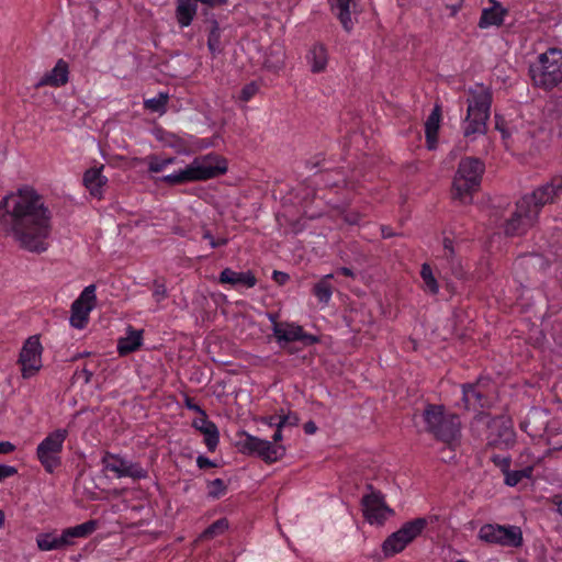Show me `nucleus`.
Segmentation results:
<instances>
[{
  "label": "nucleus",
  "instance_id": "1",
  "mask_svg": "<svg viewBox=\"0 0 562 562\" xmlns=\"http://www.w3.org/2000/svg\"><path fill=\"white\" fill-rule=\"evenodd\" d=\"M0 231L21 249L45 252L53 231V210L37 190L22 186L0 202Z\"/></svg>",
  "mask_w": 562,
  "mask_h": 562
},
{
  "label": "nucleus",
  "instance_id": "2",
  "mask_svg": "<svg viewBox=\"0 0 562 562\" xmlns=\"http://www.w3.org/2000/svg\"><path fill=\"white\" fill-rule=\"evenodd\" d=\"M227 170V159L212 151L194 157L193 160L183 168L162 176L160 181L171 187L204 182L225 175Z\"/></svg>",
  "mask_w": 562,
  "mask_h": 562
},
{
  "label": "nucleus",
  "instance_id": "3",
  "mask_svg": "<svg viewBox=\"0 0 562 562\" xmlns=\"http://www.w3.org/2000/svg\"><path fill=\"white\" fill-rule=\"evenodd\" d=\"M420 423L423 431L431 435L436 440L454 449L461 440V419L459 415L447 411L443 405L426 404Z\"/></svg>",
  "mask_w": 562,
  "mask_h": 562
},
{
  "label": "nucleus",
  "instance_id": "4",
  "mask_svg": "<svg viewBox=\"0 0 562 562\" xmlns=\"http://www.w3.org/2000/svg\"><path fill=\"white\" fill-rule=\"evenodd\" d=\"M467 94L468 109L463 135L471 137L476 134H485L491 115L493 93L488 87L476 83L467 90Z\"/></svg>",
  "mask_w": 562,
  "mask_h": 562
},
{
  "label": "nucleus",
  "instance_id": "5",
  "mask_svg": "<svg viewBox=\"0 0 562 562\" xmlns=\"http://www.w3.org/2000/svg\"><path fill=\"white\" fill-rule=\"evenodd\" d=\"M484 172L485 164L480 158H462L452 181V199L462 204L471 203L473 194L481 188Z\"/></svg>",
  "mask_w": 562,
  "mask_h": 562
},
{
  "label": "nucleus",
  "instance_id": "6",
  "mask_svg": "<svg viewBox=\"0 0 562 562\" xmlns=\"http://www.w3.org/2000/svg\"><path fill=\"white\" fill-rule=\"evenodd\" d=\"M533 85L550 91L562 83V48L550 47L529 67Z\"/></svg>",
  "mask_w": 562,
  "mask_h": 562
},
{
  "label": "nucleus",
  "instance_id": "7",
  "mask_svg": "<svg viewBox=\"0 0 562 562\" xmlns=\"http://www.w3.org/2000/svg\"><path fill=\"white\" fill-rule=\"evenodd\" d=\"M471 427L479 436L481 429H485L487 446L503 449L515 442L512 420L505 416L491 417L487 413L481 412L474 416Z\"/></svg>",
  "mask_w": 562,
  "mask_h": 562
},
{
  "label": "nucleus",
  "instance_id": "8",
  "mask_svg": "<svg viewBox=\"0 0 562 562\" xmlns=\"http://www.w3.org/2000/svg\"><path fill=\"white\" fill-rule=\"evenodd\" d=\"M154 136L162 147L170 148L182 156H193L213 146L210 138H200L184 132L173 133L162 127L155 128Z\"/></svg>",
  "mask_w": 562,
  "mask_h": 562
},
{
  "label": "nucleus",
  "instance_id": "9",
  "mask_svg": "<svg viewBox=\"0 0 562 562\" xmlns=\"http://www.w3.org/2000/svg\"><path fill=\"white\" fill-rule=\"evenodd\" d=\"M68 435L66 428H58L37 445L36 459L47 473L53 474L61 465V453Z\"/></svg>",
  "mask_w": 562,
  "mask_h": 562
},
{
  "label": "nucleus",
  "instance_id": "10",
  "mask_svg": "<svg viewBox=\"0 0 562 562\" xmlns=\"http://www.w3.org/2000/svg\"><path fill=\"white\" fill-rule=\"evenodd\" d=\"M477 539L490 546L520 548L524 544L521 528L515 525L484 524Z\"/></svg>",
  "mask_w": 562,
  "mask_h": 562
},
{
  "label": "nucleus",
  "instance_id": "11",
  "mask_svg": "<svg viewBox=\"0 0 562 562\" xmlns=\"http://www.w3.org/2000/svg\"><path fill=\"white\" fill-rule=\"evenodd\" d=\"M462 401L467 409L481 413L494 404V385L487 378H480L474 383L462 385Z\"/></svg>",
  "mask_w": 562,
  "mask_h": 562
},
{
  "label": "nucleus",
  "instance_id": "12",
  "mask_svg": "<svg viewBox=\"0 0 562 562\" xmlns=\"http://www.w3.org/2000/svg\"><path fill=\"white\" fill-rule=\"evenodd\" d=\"M268 318L271 322L276 341L281 347L295 341L303 342L305 346H312L319 341L318 337L306 333L301 325L292 322H280L278 319L279 315L276 313H270Z\"/></svg>",
  "mask_w": 562,
  "mask_h": 562
},
{
  "label": "nucleus",
  "instance_id": "13",
  "mask_svg": "<svg viewBox=\"0 0 562 562\" xmlns=\"http://www.w3.org/2000/svg\"><path fill=\"white\" fill-rule=\"evenodd\" d=\"M562 193V176L555 175L550 181L538 187L530 194L521 198L522 207H530L539 215L541 209L549 203H554Z\"/></svg>",
  "mask_w": 562,
  "mask_h": 562
},
{
  "label": "nucleus",
  "instance_id": "14",
  "mask_svg": "<svg viewBox=\"0 0 562 562\" xmlns=\"http://www.w3.org/2000/svg\"><path fill=\"white\" fill-rule=\"evenodd\" d=\"M42 353L43 346L40 336H30L24 341L18 358V364L21 367L23 379H31L40 372L43 367Z\"/></svg>",
  "mask_w": 562,
  "mask_h": 562
},
{
  "label": "nucleus",
  "instance_id": "15",
  "mask_svg": "<svg viewBox=\"0 0 562 562\" xmlns=\"http://www.w3.org/2000/svg\"><path fill=\"white\" fill-rule=\"evenodd\" d=\"M101 463L105 471L114 473L119 479L131 477L134 481H138L148 476V471L144 469L140 463L133 462L110 451L104 452Z\"/></svg>",
  "mask_w": 562,
  "mask_h": 562
},
{
  "label": "nucleus",
  "instance_id": "16",
  "mask_svg": "<svg viewBox=\"0 0 562 562\" xmlns=\"http://www.w3.org/2000/svg\"><path fill=\"white\" fill-rule=\"evenodd\" d=\"M95 291V284H90L86 286L72 302L69 323L74 328L83 329L88 325L90 313L97 305Z\"/></svg>",
  "mask_w": 562,
  "mask_h": 562
},
{
  "label": "nucleus",
  "instance_id": "17",
  "mask_svg": "<svg viewBox=\"0 0 562 562\" xmlns=\"http://www.w3.org/2000/svg\"><path fill=\"white\" fill-rule=\"evenodd\" d=\"M362 513L364 518L371 524H383L389 514L393 510L387 506L384 495L373 488L372 485L367 486V493L361 498Z\"/></svg>",
  "mask_w": 562,
  "mask_h": 562
},
{
  "label": "nucleus",
  "instance_id": "18",
  "mask_svg": "<svg viewBox=\"0 0 562 562\" xmlns=\"http://www.w3.org/2000/svg\"><path fill=\"white\" fill-rule=\"evenodd\" d=\"M243 448L251 454L258 456L266 463H274L285 454L283 445H276L269 440L246 434Z\"/></svg>",
  "mask_w": 562,
  "mask_h": 562
},
{
  "label": "nucleus",
  "instance_id": "19",
  "mask_svg": "<svg viewBox=\"0 0 562 562\" xmlns=\"http://www.w3.org/2000/svg\"><path fill=\"white\" fill-rule=\"evenodd\" d=\"M538 214L530 207H522L521 199L516 203V210L512 216L504 223V233L508 237L521 236L530 227L535 225L538 220Z\"/></svg>",
  "mask_w": 562,
  "mask_h": 562
},
{
  "label": "nucleus",
  "instance_id": "20",
  "mask_svg": "<svg viewBox=\"0 0 562 562\" xmlns=\"http://www.w3.org/2000/svg\"><path fill=\"white\" fill-rule=\"evenodd\" d=\"M439 258L445 262L443 267L450 271L452 277L458 280H467L468 272L460 257L457 256L453 240L450 237H443L442 254Z\"/></svg>",
  "mask_w": 562,
  "mask_h": 562
},
{
  "label": "nucleus",
  "instance_id": "21",
  "mask_svg": "<svg viewBox=\"0 0 562 562\" xmlns=\"http://www.w3.org/2000/svg\"><path fill=\"white\" fill-rule=\"evenodd\" d=\"M218 283L227 284L236 290L251 289L257 284V278L251 271L237 272L231 268H225L220 273Z\"/></svg>",
  "mask_w": 562,
  "mask_h": 562
},
{
  "label": "nucleus",
  "instance_id": "22",
  "mask_svg": "<svg viewBox=\"0 0 562 562\" xmlns=\"http://www.w3.org/2000/svg\"><path fill=\"white\" fill-rule=\"evenodd\" d=\"M192 427L204 436V443L210 452L216 450L220 442V431L217 426L209 419L206 413L193 419Z\"/></svg>",
  "mask_w": 562,
  "mask_h": 562
},
{
  "label": "nucleus",
  "instance_id": "23",
  "mask_svg": "<svg viewBox=\"0 0 562 562\" xmlns=\"http://www.w3.org/2000/svg\"><path fill=\"white\" fill-rule=\"evenodd\" d=\"M99 527V522L95 519H90L80 525L65 528L59 535V540L63 543L64 549L75 544L77 538H88Z\"/></svg>",
  "mask_w": 562,
  "mask_h": 562
},
{
  "label": "nucleus",
  "instance_id": "24",
  "mask_svg": "<svg viewBox=\"0 0 562 562\" xmlns=\"http://www.w3.org/2000/svg\"><path fill=\"white\" fill-rule=\"evenodd\" d=\"M305 58L313 74L324 72L329 60L328 48L324 43L316 42L310 47Z\"/></svg>",
  "mask_w": 562,
  "mask_h": 562
},
{
  "label": "nucleus",
  "instance_id": "25",
  "mask_svg": "<svg viewBox=\"0 0 562 562\" xmlns=\"http://www.w3.org/2000/svg\"><path fill=\"white\" fill-rule=\"evenodd\" d=\"M104 166L91 167L83 173L82 182L93 198L101 199L108 178L102 173Z\"/></svg>",
  "mask_w": 562,
  "mask_h": 562
},
{
  "label": "nucleus",
  "instance_id": "26",
  "mask_svg": "<svg viewBox=\"0 0 562 562\" xmlns=\"http://www.w3.org/2000/svg\"><path fill=\"white\" fill-rule=\"evenodd\" d=\"M488 2L492 3V7L482 10L477 24L482 30L491 26H501L508 14V10L501 2L496 0H488Z\"/></svg>",
  "mask_w": 562,
  "mask_h": 562
},
{
  "label": "nucleus",
  "instance_id": "27",
  "mask_svg": "<svg viewBox=\"0 0 562 562\" xmlns=\"http://www.w3.org/2000/svg\"><path fill=\"white\" fill-rule=\"evenodd\" d=\"M357 0H327L330 12L340 22L342 29L350 33L355 23L351 19V8L356 5Z\"/></svg>",
  "mask_w": 562,
  "mask_h": 562
},
{
  "label": "nucleus",
  "instance_id": "28",
  "mask_svg": "<svg viewBox=\"0 0 562 562\" xmlns=\"http://www.w3.org/2000/svg\"><path fill=\"white\" fill-rule=\"evenodd\" d=\"M69 79V67L64 59H59L54 68L46 72L40 81L36 83L37 88L41 87H63L68 82Z\"/></svg>",
  "mask_w": 562,
  "mask_h": 562
},
{
  "label": "nucleus",
  "instance_id": "29",
  "mask_svg": "<svg viewBox=\"0 0 562 562\" xmlns=\"http://www.w3.org/2000/svg\"><path fill=\"white\" fill-rule=\"evenodd\" d=\"M210 0H176V20L180 27H188L192 24L196 13L198 3L205 5Z\"/></svg>",
  "mask_w": 562,
  "mask_h": 562
},
{
  "label": "nucleus",
  "instance_id": "30",
  "mask_svg": "<svg viewBox=\"0 0 562 562\" xmlns=\"http://www.w3.org/2000/svg\"><path fill=\"white\" fill-rule=\"evenodd\" d=\"M441 121V108L436 104L425 122V137L427 148L432 150L437 147L438 132Z\"/></svg>",
  "mask_w": 562,
  "mask_h": 562
},
{
  "label": "nucleus",
  "instance_id": "31",
  "mask_svg": "<svg viewBox=\"0 0 562 562\" xmlns=\"http://www.w3.org/2000/svg\"><path fill=\"white\" fill-rule=\"evenodd\" d=\"M143 345V330H137L128 326L126 336L117 341V352L120 356H127L138 350Z\"/></svg>",
  "mask_w": 562,
  "mask_h": 562
},
{
  "label": "nucleus",
  "instance_id": "32",
  "mask_svg": "<svg viewBox=\"0 0 562 562\" xmlns=\"http://www.w3.org/2000/svg\"><path fill=\"white\" fill-rule=\"evenodd\" d=\"M435 520H437V517L430 516V517H418L413 520L406 521L400 528L401 535H403V537H405L406 541H408V543H411L419 535H422V532L428 526V524L434 522Z\"/></svg>",
  "mask_w": 562,
  "mask_h": 562
},
{
  "label": "nucleus",
  "instance_id": "33",
  "mask_svg": "<svg viewBox=\"0 0 562 562\" xmlns=\"http://www.w3.org/2000/svg\"><path fill=\"white\" fill-rule=\"evenodd\" d=\"M334 278L333 273L324 276L318 282H316L312 289L313 295L317 299V301L322 304H328L333 296V284L331 279Z\"/></svg>",
  "mask_w": 562,
  "mask_h": 562
},
{
  "label": "nucleus",
  "instance_id": "34",
  "mask_svg": "<svg viewBox=\"0 0 562 562\" xmlns=\"http://www.w3.org/2000/svg\"><path fill=\"white\" fill-rule=\"evenodd\" d=\"M408 544V541L401 535L398 529L384 540L382 548L385 555H394L402 552Z\"/></svg>",
  "mask_w": 562,
  "mask_h": 562
},
{
  "label": "nucleus",
  "instance_id": "35",
  "mask_svg": "<svg viewBox=\"0 0 562 562\" xmlns=\"http://www.w3.org/2000/svg\"><path fill=\"white\" fill-rule=\"evenodd\" d=\"M36 544L41 551H53L64 549L56 530L41 532L36 536Z\"/></svg>",
  "mask_w": 562,
  "mask_h": 562
},
{
  "label": "nucleus",
  "instance_id": "36",
  "mask_svg": "<svg viewBox=\"0 0 562 562\" xmlns=\"http://www.w3.org/2000/svg\"><path fill=\"white\" fill-rule=\"evenodd\" d=\"M222 31L217 21H213L207 34V48L213 57L223 53V45L221 42Z\"/></svg>",
  "mask_w": 562,
  "mask_h": 562
},
{
  "label": "nucleus",
  "instance_id": "37",
  "mask_svg": "<svg viewBox=\"0 0 562 562\" xmlns=\"http://www.w3.org/2000/svg\"><path fill=\"white\" fill-rule=\"evenodd\" d=\"M420 278L424 282V290L431 294L436 295L439 292V284L437 279L435 278L432 273V269L429 263L425 262L422 265L420 268Z\"/></svg>",
  "mask_w": 562,
  "mask_h": 562
},
{
  "label": "nucleus",
  "instance_id": "38",
  "mask_svg": "<svg viewBox=\"0 0 562 562\" xmlns=\"http://www.w3.org/2000/svg\"><path fill=\"white\" fill-rule=\"evenodd\" d=\"M169 94L167 92H159L156 97L144 100V108L155 113L165 114Z\"/></svg>",
  "mask_w": 562,
  "mask_h": 562
},
{
  "label": "nucleus",
  "instance_id": "39",
  "mask_svg": "<svg viewBox=\"0 0 562 562\" xmlns=\"http://www.w3.org/2000/svg\"><path fill=\"white\" fill-rule=\"evenodd\" d=\"M229 527L226 518H220L211 524L200 536L201 540H210L220 535H223Z\"/></svg>",
  "mask_w": 562,
  "mask_h": 562
},
{
  "label": "nucleus",
  "instance_id": "40",
  "mask_svg": "<svg viewBox=\"0 0 562 562\" xmlns=\"http://www.w3.org/2000/svg\"><path fill=\"white\" fill-rule=\"evenodd\" d=\"M207 497L211 499H220L227 494L228 485L222 479L207 481Z\"/></svg>",
  "mask_w": 562,
  "mask_h": 562
},
{
  "label": "nucleus",
  "instance_id": "41",
  "mask_svg": "<svg viewBox=\"0 0 562 562\" xmlns=\"http://www.w3.org/2000/svg\"><path fill=\"white\" fill-rule=\"evenodd\" d=\"M531 471L532 470L530 468H526L522 470H516V471H510L508 469L507 472L504 473V475H505L504 482L508 486H516L518 483H520L522 481V479L529 477L531 475Z\"/></svg>",
  "mask_w": 562,
  "mask_h": 562
},
{
  "label": "nucleus",
  "instance_id": "42",
  "mask_svg": "<svg viewBox=\"0 0 562 562\" xmlns=\"http://www.w3.org/2000/svg\"><path fill=\"white\" fill-rule=\"evenodd\" d=\"M146 160H147L148 171L150 173H159V172H162L167 168L166 164H165V158L160 157L158 155H155V154L149 155V156H147Z\"/></svg>",
  "mask_w": 562,
  "mask_h": 562
},
{
  "label": "nucleus",
  "instance_id": "43",
  "mask_svg": "<svg viewBox=\"0 0 562 562\" xmlns=\"http://www.w3.org/2000/svg\"><path fill=\"white\" fill-rule=\"evenodd\" d=\"M153 297L157 303H160L168 296L166 283L164 280L155 279L151 285Z\"/></svg>",
  "mask_w": 562,
  "mask_h": 562
},
{
  "label": "nucleus",
  "instance_id": "44",
  "mask_svg": "<svg viewBox=\"0 0 562 562\" xmlns=\"http://www.w3.org/2000/svg\"><path fill=\"white\" fill-rule=\"evenodd\" d=\"M300 422L297 414L288 413L285 414L283 411L280 412V418H278L279 428H283L285 426H296Z\"/></svg>",
  "mask_w": 562,
  "mask_h": 562
},
{
  "label": "nucleus",
  "instance_id": "45",
  "mask_svg": "<svg viewBox=\"0 0 562 562\" xmlns=\"http://www.w3.org/2000/svg\"><path fill=\"white\" fill-rule=\"evenodd\" d=\"M258 92V86L255 82L246 85L240 92V99L245 102L251 100Z\"/></svg>",
  "mask_w": 562,
  "mask_h": 562
},
{
  "label": "nucleus",
  "instance_id": "46",
  "mask_svg": "<svg viewBox=\"0 0 562 562\" xmlns=\"http://www.w3.org/2000/svg\"><path fill=\"white\" fill-rule=\"evenodd\" d=\"M492 461L496 467L501 469L503 473L507 472V470L510 468L512 460L509 457L494 456Z\"/></svg>",
  "mask_w": 562,
  "mask_h": 562
},
{
  "label": "nucleus",
  "instance_id": "47",
  "mask_svg": "<svg viewBox=\"0 0 562 562\" xmlns=\"http://www.w3.org/2000/svg\"><path fill=\"white\" fill-rule=\"evenodd\" d=\"M75 375L78 380H82L85 384H88L91 382L93 376V371L88 369L87 366H85L81 370H77Z\"/></svg>",
  "mask_w": 562,
  "mask_h": 562
},
{
  "label": "nucleus",
  "instance_id": "48",
  "mask_svg": "<svg viewBox=\"0 0 562 562\" xmlns=\"http://www.w3.org/2000/svg\"><path fill=\"white\" fill-rule=\"evenodd\" d=\"M18 473V469L12 465L0 464V482L3 480L14 476Z\"/></svg>",
  "mask_w": 562,
  "mask_h": 562
},
{
  "label": "nucleus",
  "instance_id": "49",
  "mask_svg": "<svg viewBox=\"0 0 562 562\" xmlns=\"http://www.w3.org/2000/svg\"><path fill=\"white\" fill-rule=\"evenodd\" d=\"M361 214L356 211H348L344 215V220L349 225H358L361 221Z\"/></svg>",
  "mask_w": 562,
  "mask_h": 562
},
{
  "label": "nucleus",
  "instance_id": "50",
  "mask_svg": "<svg viewBox=\"0 0 562 562\" xmlns=\"http://www.w3.org/2000/svg\"><path fill=\"white\" fill-rule=\"evenodd\" d=\"M184 406L190 411L196 412L200 415H204L205 411L199 404H196L194 398L191 396L187 395L184 397Z\"/></svg>",
  "mask_w": 562,
  "mask_h": 562
},
{
  "label": "nucleus",
  "instance_id": "51",
  "mask_svg": "<svg viewBox=\"0 0 562 562\" xmlns=\"http://www.w3.org/2000/svg\"><path fill=\"white\" fill-rule=\"evenodd\" d=\"M196 465L199 469L204 470L207 468H215L216 463L209 459L207 457L200 454L196 458Z\"/></svg>",
  "mask_w": 562,
  "mask_h": 562
},
{
  "label": "nucleus",
  "instance_id": "52",
  "mask_svg": "<svg viewBox=\"0 0 562 562\" xmlns=\"http://www.w3.org/2000/svg\"><path fill=\"white\" fill-rule=\"evenodd\" d=\"M278 418H280V414H274L270 416H266L261 419V422L269 427H279Z\"/></svg>",
  "mask_w": 562,
  "mask_h": 562
},
{
  "label": "nucleus",
  "instance_id": "53",
  "mask_svg": "<svg viewBox=\"0 0 562 562\" xmlns=\"http://www.w3.org/2000/svg\"><path fill=\"white\" fill-rule=\"evenodd\" d=\"M15 450V446L10 441H0V454H8Z\"/></svg>",
  "mask_w": 562,
  "mask_h": 562
},
{
  "label": "nucleus",
  "instance_id": "54",
  "mask_svg": "<svg viewBox=\"0 0 562 562\" xmlns=\"http://www.w3.org/2000/svg\"><path fill=\"white\" fill-rule=\"evenodd\" d=\"M303 429L306 435H314L318 428L313 420H308L303 425Z\"/></svg>",
  "mask_w": 562,
  "mask_h": 562
},
{
  "label": "nucleus",
  "instance_id": "55",
  "mask_svg": "<svg viewBox=\"0 0 562 562\" xmlns=\"http://www.w3.org/2000/svg\"><path fill=\"white\" fill-rule=\"evenodd\" d=\"M289 276L281 271H273V280L280 284H283L288 281Z\"/></svg>",
  "mask_w": 562,
  "mask_h": 562
},
{
  "label": "nucleus",
  "instance_id": "56",
  "mask_svg": "<svg viewBox=\"0 0 562 562\" xmlns=\"http://www.w3.org/2000/svg\"><path fill=\"white\" fill-rule=\"evenodd\" d=\"M323 160H324L323 154L316 155L313 159L307 161V167H310L311 169L317 168Z\"/></svg>",
  "mask_w": 562,
  "mask_h": 562
},
{
  "label": "nucleus",
  "instance_id": "57",
  "mask_svg": "<svg viewBox=\"0 0 562 562\" xmlns=\"http://www.w3.org/2000/svg\"><path fill=\"white\" fill-rule=\"evenodd\" d=\"M282 429L283 428H279L277 427L273 435H272V443H276V445H280L279 442L282 440L283 438V435H282Z\"/></svg>",
  "mask_w": 562,
  "mask_h": 562
},
{
  "label": "nucleus",
  "instance_id": "58",
  "mask_svg": "<svg viewBox=\"0 0 562 562\" xmlns=\"http://www.w3.org/2000/svg\"><path fill=\"white\" fill-rule=\"evenodd\" d=\"M337 273L342 274L344 277H347V278H355V272L352 271V269H350L348 267H341V268L337 269Z\"/></svg>",
  "mask_w": 562,
  "mask_h": 562
},
{
  "label": "nucleus",
  "instance_id": "59",
  "mask_svg": "<svg viewBox=\"0 0 562 562\" xmlns=\"http://www.w3.org/2000/svg\"><path fill=\"white\" fill-rule=\"evenodd\" d=\"M381 235L384 239H386L393 237L394 232L390 226H381Z\"/></svg>",
  "mask_w": 562,
  "mask_h": 562
},
{
  "label": "nucleus",
  "instance_id": "60",
  "mask_svg": "<svg viewBox=\"0 0 562 562\" xmlns=\"http://www.w3.org/2000/svg\"><path fill=\"white\" fill-rule=\"evenodd\" d=\"M227 243H228L227 238H217V239L214 238L211 241V247L212 248H218V247L227 245Z\"/></svg>",
  "mask_w": 562,
  "mask_h": 562
},
{
  "label": "nucleus",
  "instance_id": "61",
  "mask_svg": "<svg viewBox=\"0 0 562 562\" xmlns=\"http://www.w3.org/2000/svg\"><path fill=\"white\" fill-rule=\"evenodd\" d=\"M226 2H227V0H210L207 7L215 8V7L223 5Z\"/></svg>",
  "mask_w": 562,
  "mask_h": 562
},
{
  "label": "nucleus",
  "instance_id": "62",
  "mask_svg": "<svg viewBox=\"0 0 562 562\" xmlns=\"http://www.w3.org/2000/svg\"><path fill=\"white\" fill-rule=\"evenodd\" d=\"M164 158H165L166 167L177 162V158L175 156L164 157Z\"/></svg>",
  "mask_w": 562,
  "mask_h": 562
},
{
  "label": "nucleus",
  "instance_id": "63",
  "mask_svg": "<svg viewBox=\"0 0 562 562\" xmlns=\"http://www.w3.org/2000/svg\"><path fill=\"white\" fill-rule=\"evenodd\" d=\"M203 239H207L210 243L212 241V239H214L213 235L211 234L210 231H205L203 233Z\"/></svg>",
  "mask_w": 562,
  "mask_h": 562
},
{
  "label": "nucleus",
  "instance_id": "64",
  "mask_svg": "<svg viewBox=\"0 0 562 562\" xmlns=\"http://www.w3.org/2000/svg\"><path fill=\"white\" fill-rule=\"evenodd\" d=\"M557 512L562 516V501L557 504Z\"/></svg>",
  "mask_w": 562,
  "mask_h": 562
}]
</instances>
